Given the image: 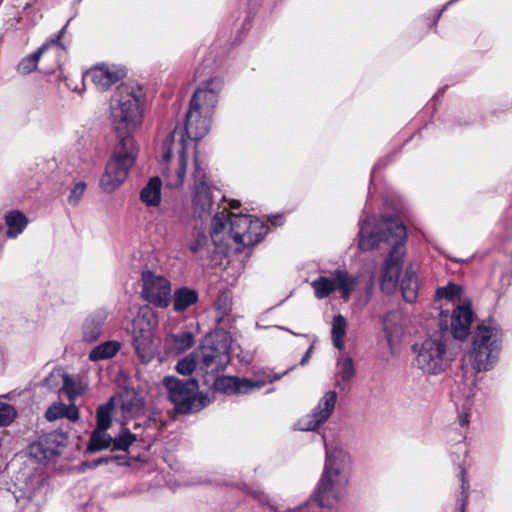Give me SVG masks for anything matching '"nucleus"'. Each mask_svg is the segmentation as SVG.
Here are the masks:
<instances>
[{"label": "nucleus", "instance_id": "09e8293b", "mask_svg": "<svg viewBox=\"0 0 512 512\" xmlns=\"http://www.w3.org/2000/svg\"><path fill=\"white\" fill-rule=\"evenodd\" d=\"M470 414L466 411H461L458 416L459 424L461 427L467 425L469 423Z\"/></svg>", "mask_w": 512, "mask_h": 512}, {"label": "nucleus", "instance_id": "a18cd8bd", "mask_svg": "<svg viewBox=\"0 0 512 512\" xmlns=\"http://www.w3.org/2000/svg\"><path fill=\"white\" fill-rule=\"evenodd\" d=\"M64 372L61 370L52 371L44 380V385L51 390H60V381L63 382Z\"/></svg>", "mask_w": 512, "mask_h": 512}, {"label": "nucleus", "instance_id": "de8ad7c7", "mask_svg": "<svg viewBox=\"0 0 512 512\" xmlns=\"http://www.w3.org/2000/svg\"><path fill=\"white\" fill-rule=\"evenodd\" d=\"M69 22L70 20H68L67 23L61 28V30L50 39V43L62 46L60 44V39L63 37Z\"/></svg>", "mask_w": 512, "mask_h": 512}, {"label": "nucleus", "instance_id": "5fc2aeb1", "mask_svg": "<svg viewBox=\"0 0 512 512\" xmlns=\"http://www.w3.org/2000/svg\"><path fill=\"white\" fill-rule=\"evenodd\" d=\"M280 329H283L285 331H288L290 332L291 334L295 335V336H304V334H300V333H295L293 331H291L290 329L286 328V327H279Z\"/></svg>", "mask_w": 512, "mask_h": 512}, {"label": "nucleus", "instance_id": "c85d7f7f", "mask_svg": "<svg viewBox=\"0 0 512 512\" xmlns=\"http://www.w3.org/2000/svg\"><path fill=\"white\" fill-rule=\"evenodd\" d=\"M120 350L118 341H106L95 346L89 353L88 359L93 362L106 360L114 357Z\"/></svg>", "mask_w": 512, "mask_h": 512}, {"label": "nucleus", "instance_id": "49530a36", "mask_svg": "<svg viewBox=\"0 0 512 512\" xmlns=\"http://www.w3.org/2000/svg\"><path fill=\"white\" fill-rule=\"evenodd\" d=\"M117 462L119 465L124 464V456L114 455V456H106L100 457L98 459H94L91 462L87 463L86 466L90 469H94L99 465L108 464L109 462Z\"/></svg>", "mask_w": 512, "mask_h": 512}, {"label": "nucleus", "instance_id": "c9c22d12", "mask_svg": "<svg viewBox=\"0 0 512 512\" xmlns=\"http://www.w3.org/2000/svg\"><path fill=\"white\" fill-rule=\"evenodd\" d=\"M231 213L227 212V207H224L222 211H216L214 217L212 218L210 235L214 242L217 241L218 236L224 232L227 225V218L229 219V215Z\"/></svg>", "mask_w": 512, "mask_h": 512}, {"label": "nucleus", "instance_id": "a878e982", "mask_svg": "<svg viewBox=\"0 0 512 512\" xmlns=\"http://www.w3.org/2000/svg\"><path fill=\"white\" fill-rule=\"evenodd\" d=\"M402 296L406 302L412 303L416 300L419 290V281L416 273L407 268L400 281Z\"/></svg>", "mask_w": 512, "mask_h": 512}, {"label": "nucleus", "instance_id": "412c9836", "mask_svg": "<svg viewBox=\"0 0 512 512\" xmlns=\"http://www.w3.org/2000/svg\"><path fill=\"white\" fill-rule=\"evenodd\" d=\"M468 454L467 444L463 440H459L451 451L452 460L459 467L458 477L461 482V492L459 496L460 510L465 511V507L468 499L469 481L467 479L466 471L464 468L465 459Z\"/></svg>", "mask_w": 512, "mask_h": 512}, {"label": "nucleus", "instance_id": "aec40b11", "mask_svg": "<svg viewBox=\"0 0 512 512\" xmlns=\"http://www.w3.org/2000/svg\"><path fill=\"white\" fill-rule=\"evenodd\" d=\"M473 319L474 312L470 302L457 305L451 315V333L453 337L458 340H465L470 333Z\"/></svg>", "mask_w": 512, "mask_h": 512}, {"label": "nucleus", "instance_id": "f8f14e48", "mask_svg": "<svg viewBox=\"0 0 512 512\" xmlns=\"http://www.w3.org/2000/svg\"><path fill=\"white\" fill-rule=\"evenodd\" d=\"M333 278L319 276L311 282L314 295L322 300L329 297L335 290H340L341 298L349 300L354 286L359 282V276L351 275L348 271L336 269L332 272Z\"/></svg>", "mask_w": 512, "mask_h": 512}, {"label": "nucleus", "instance_id": "4468645a", "mask_svg": "<svg viewBox=\"0 0 512 512\" xmlns=\"http://www.w3.org/2000/svg\"><path fill=\"white\" fill-rule=\"evenodd\" d=\"M405 254L404 243L400 242L391 247L381 271L380 286L384 293L391 294L396 290Z\"/></svg>", "mask_w": 512, "mask_h": 512}, {"label": "nucleus", "instance_id": "4c0bfd02", "mask_svg": "<svg viewBox=\"0 0 512 512\" xmlns=\"http://www.w3.org/2000/svg\"><path fill=\"white\" fill-rule=\"evenodd\" d=\"M170 339L173 347L179 352L189 349L194 344V335L190 331L173 334Z\"/></svg>", "mask_w": 512, "mask_h": 512}, {"label": "nucleus", "instance_id": "0eeeda50", "mask_svg": "<svg viewBox=\"0 0 512 512\" xmlns=\"http://www.w3.org/2000/svg\"><path fill=\"white\" fill-rule=\"evenodd\" d=\"M195 356L198 359V370L204 374V377L223 372L231 360L228 335L225 333L206 335L200 347L195 350Z\"/></svg>", "mask_w": 512, "mask_h": 512}, {"label": "nucleus", "instance_id": "6e6d98bb", "mask_svg": "<svg viewBox=\"0 0 512 512\" xmlns=\"http://www.w3.org/2000/svg\"><path fill=\"white\" fill-rule=\"evenodd\" d=\"M55 413H61V410H54V409H53V412H52V414H51V415H54Z\"/></svg>", "mask_w": 512, "mask_h": 512}, {"label": "nucleus", "instance_id": "72a5a7b5", "mask_svg": "<svg viewBox=\"0 0 512 512\" xmlns=\"http://www.w3.org/2000/svg\"><path fill=\"white\" fill-rule=\"evenodd\" d=\"M159 418L160 412L154 411L143 421V423H137L134 428L143 427L146 433V438L154 441L156 440L160 430Z\"/></svg>", "mask_w": 512, "mask_h": 512}, {"label": "nucleus", "instance_id": "423d86ee", "mask_svg": "<svg viewBox=\"0 0 512 512\" xmlns=\"http://www.w3.org/2000/svg\"><path fill=\"white\" fill-rule=\"evenodd\" d=\"M163 385L167 389L168 398L173 403L175 411L180 414L198 412L209 403L207 395L198 393V381L193 378L179 379L166 376Z\"/></svg>", "mask_w": 512, "mask_h": 512}, {"label": "nucleus", "instance_id": "f257e3e1", "mask_svg": "<svg viewBox=\"0 0 512 512\" xmlns=\"http://www.w3.org/2000/svg\"><path fill=\"white\" fill-rule=\"evenodd\" d=\"M142 97L139 86L122 84L112 99L111 121L118 142L100 179L101 188L107 193L116 190L127 179L136 161L138 147L132 131L142 120Z\"/></svg>", "mask_w": 512, "mask_h": 512}, {"label": "nucleus", "instance_id": "6e6552de", "mask_svg": "<svg viewBox=\"0 0 512 512\" xmlns=\"http://www.w3.org/2000/svg\"><path fill=\"white\" fill-rule=\"evenodd\" d=\"M415 353V365L425 374L438 375L444 372L452 361L443 336L436 333L421 343L412 346Z\"/></svg>", "mask_w": 512, "mask_h": 512}, {"label": "nucleus", "instance_id": "473e14b6", "mask_svg": "<svg viewBox=\"0 0 512 512\" xmlns=\"http://www.w3.org/2000/svg\"><path fill=\"white\" fill-rule=\"evenodd\" d=\"M347 322L343 315L337 314L332 320L331 337L333 345L337 349H342L343 338L346 335Z\"/></svg>", "mask_w": 512, "mask_h": 512}, {"label": "nucleus", "instance_id": "3c124183", "mask_svg": "<svg viewBox=\"0 0 512 512\" xmlns=\"http://www.w3.org/2000/svg\"><path fill=\"white\" fill-rule=\"evenodd\" d=\"M312 349H313V347L310 346L309 349L306 351V353L304 354V356L302 357V359L300 361L301 365H305L308 362V360L311 356Z\"/></svg>", "mask_w": 512, "mask_h": 512}, {"label": "nucleus", "instance_id": "5701e85b", "mask_svg": "<svg viewBox=\"0 0 512 512\" xmlns=\"http://www.w3.org/2000/svg\"><path fill=\"white\" fill-rule=\"evenodd\" d=\"M383 330L391 350L401 341L403 328L401 325V314L397 311L388 312L383 320Z\"/></svg>", "mask_w": 512, "mask_h": 512}, {"label": "nucleus", "instance_id": "8fccbe9b", "mask_svg": "<svg viewBox=\"0 0 512 512\" xmlns=\"http://www.w3.org/2000/svg\"><path fill=\"white\" fill-rule=\"evenodd\" d=\"M387 164H388V161L386 159H382L373 167V169L371 171V176H370V181L371 182L373 180L374 173L376 172V170L381 168V167H383V166H386Z\"/></svg>", "mask_w": 512, "mask_h": 512}, {"label": "nucleus", "instance_id": "9b49d317", "mask_svg": "<svg viewBox=\"0 0 512 512\" xmlns=\"http://www.w3.org/2000/svg\"><path fill=\"white\" fill-rule=\"evenodd\" d=\"M269 227L259 218L246 214H230L228 234L235 244L250 247L260 243Z\"/></svg>", "mask_w": 512, "mask_h": 512}, {"label": "nucleus", "instance_id": "1a4fd4ad", "mask_svg": "<svg viewBox=\"0 0 512 512\" xmlns=\"http://www.w3.org/2000/svg\"><path fill=\"white\" fill-rule=\"evenodd\" d=\"M359 225L358 247L362 251H371L376 248L380 242H386L392 247L397 243L401 242L405 244L406 242V227L398 217L385 219L382 223V228L378 232H374L370 229L368 219H361Z\"/></svg>", "mask_w": 512, "mask_h": 512}, {"label": "nucleus", "instance_id": "bf43d9fd", "mask_svg": "<svg viewBox=\"0 0 512 512\" xmlns=\"http://www.w3.org/2000/svg\"><path fill=\"white\" fill-rule=\"evenodd\" d=\"M456 1H457V0H452L450 3H452V2H456Z\"/></svg>", "mask_w": 512, "mask_h": 512}, {"label": "nucleus", "instance_id": "13d9d810", "mask_svg": "<svg viewBox=\"0 0 512 512\" xmlns=\"http://www.w3.org/2000/svg\"><path fill=\"white\" fill-rule=\"evenodd\" d=\"M441 13L437 15L436 21L440 18Z\"/></svg>", "mask_w": 512, "mask_h": 512}, {"label": "nucleus", "instance_id": "ddd939ff", "mask_svg": "<svg viewBox=\"0 0 512 512\" xmlns=\"http://www.w3.org/2000/svg\"><path fill=\"white\" fill-rule=\"evenodd\" d=\"M143 287L142 295L146 301L158 308H166L171 301V284L161 275L147 270L141 276Z\"/></svg>", "mask_w": 512, "mask_h": 512}, {"label": "nucleus", "instance_id": "9d476101", "mask_svg": "<svg viewBox=\"0 0 512 512\" xmlns=\"http://www.w3.org/2000/svg\"><path fill=\"white\" fill-rule=\"evenodd\" d=\"M208 376L213 380L214 390L225 394H247L281 378V375L272 373L270 370L257 371L252 378L219 376L218 374Z\"/></svg>", "mask_w": 512, "mask_h": 512}, {"label": "nucleus", "instance_id": "b1692460", "mask_svg": "<svg viewBox=\"0 0 512 512\" xmlns=\"http://www.w3.org/2000/svg\"><path fill=\"white\" fill-rule=\"evenodd\" d=\"M5 224L7 226L6 235L8 238H16L28 225V218L19 210H12L5 214Z\"/></svg>", "mask_w": 512, "mask_h": 512}, {"label": "nucleus", "instance_id": "c03bdc74", "mask_svg": "<svg viewBox=\"0 0 512 512\" xmlns=\"http://www.w3.org/2000/svg\"><path fill=\"white\" fill-rule=\"evenodd\" d=\"M86 188H87V185L84 181H79L78 183H76L72 187L70 194L68 196V199H67L69 205L76 207L80 203V201L85 193Z\"/></svg>", "mask_w": 512, "mask_h": 512}, {"label": "nucleus", "instance_id": "79ce46f5", "mask_svg": "<svg viewBox=\"0 0 512 512\" xmlns=\"http://www.w3.org/2000/svg\"><path fill=\"white\" fill-rule=\"evenodd\" d=\"M342 382H349L355 375V367L351 357H345L340 363V371L338 373Z\"/></svg>", "mask_w": 512, "mask_h": 512}, {"label": "nucleus", "instance_id": "4d7b16f0", "mask_svg": "<svg viewBox=\"0 0 512 512\" xmlns=\"http://www.w3.org/2000/svg\"><path fill=\"white\" fill-rule=\"evenodd\" d=\"M264 498H266V496H263V498H260V501L264 502Z\"/></svg>", "mask_w": 512, "mask_h": 512}, {"label": "nucleus", "instance_id": "f3484780", "mask_svg": "<svg viewBox=\"0 0 512 512\" xmlns=\"http://www.w3.org/2000/svg\"><path fill=\"white\" fill-rule=\"evenodd\" d=\"M65 440L64 435L57 431L45 433L29 446V454L37 462L51 460L61 454Z\"/></svg>", "mask_w": 512, "mask_h": 512}, {"label": "nucleus", "instance_id": "f03ea898", "mask_svg": "<svg viewBox=\"0 0 512 512\" xmlns=\"http://www.w3.org/2000/svg\"><path fill=\"white\" fill-rule=\"evenodd\" d=\"M213 114L206 113L197 106L189 105L186 113L184 127L176 125L169 132L162 143V160L168 162L172 156L173 145L177 142L178 146V164L174 169H168L166 185L170 188H179L183 185L188 165L187 143L188 141L197 142L201 140L210 130Z\"/></svg>", "mask_w": 512, "mask_h": 512}, {"label": "nucleus", "instance_id": "58836bf2", "mask_svg": "<svg viewBox=\"0 0 512 512\" xmlns=\"http://www.w3.org/2000/svg\"><path fill=\"white\" fill-rule=\"evenodd\" d=\"M136 434H133L127 428H123L119 436L113 438V450L127 451L136 441Z\"/></svg>", "mask_w": 512, "mask_h": 512}, {"label": "nucleus", "instance_id": "2f4dec72", "mask_svg": "<svg viewBox=\"0 0 512 512\" xmlns=\"http://www.w3.org/2000/svg\"><path fill=\"white\" fill-rule=\"evenodd\" d=\"M49 43L43 44L32 54L24 57L17 65V71L21 75H27L35 71L38 66L39 59L43 52L47 49Z\"/></svg>", "mask_w": 512, "mask_h": 512}, {"label": "nucleus", "instance_id": "393cba45", "mask_svg": "<svg viewBox=\"0 0 512 512\" xmlns=\"http://www.w3.org/2000/svg\"><path fill=\"white\" fill-rule=\"evenodd\" d=\"M162 182L159 177H152L140 191V200L147 206H158L161 201Z\"/></svg>", "mask_w": 512, "mask_h": 512}, {"label": "nucleus", "instance_id": "e433bc0d", "mask_svg": "<svg viewBox=\"0 0 512 512\" xmlns=\"http://www.w3.org/2000/svg\"><path fill=\"white\" fill-rule=\"evenodd\" d=\"M41 503L31 495L16 497V506L13 512H40Z\"/></svg>", "mask_w": 512, "mask_h": 512}, {"label": "nucleus", "instance_id": "7c9ffc66", "mask_svg": "<svg viewBox=\"0 0 512 512\" xmlns=\"http://www.w3.org/2000/svg\"><path fill=\"white\" fill-rule=\"evenodd\" d=\"M107 430H100L95 428L90 435L87 451L98 452L110 447L113 443V438L106 433Z\"/></svg>", "mask_w": 512, "mask_h": 512}, {"label": "nucleus", "instance_id": "7ed1b4c3", "mask_svg": "<svg viewBox=\"0 0 512 512\" xmlns=\"http://www.w3.org/2000/svg\"><path fill=\"white\" fill-rule=\"evenodd\" d=\"M326 459L321 478L311 498L291 512H323L343 498L350 477L351 457L342 448L330 449L325 443Z\"/></svg>", "mask_w": 512, "mask_h": 512}, {"label": "nucleus", "instance_id": "864d4df0", "mask_svg": "<svg viewBox=\"0 0 512 512\" xmlns=\"http://www.w3.org/2000/svg\"><path fill=\"white\" fill-rule=\"evenodd\" d=\"M239 206H240V202H239L238 200H233V201H231V203H230V208H232V209H236V208H238Z\"/></svg>", "mask_w": 512, "mask_h": 512}, {"label": "nucleus", "instance_id": "f704fd0d", "mask_svg": "<svg viewBox=\"0 0 512 512\" xmlns=\"http://www.w3.org/2000/svg\"><path fill=\"white\" fill-rule=\"evenodd\" d=\"M114 408L113 399L107 403L100 405L96 411V428L100 430H107L112 422V410Z\"/></svg>", "mask_w": 512, "mask_h": 512}, {"label": "nucleus", "instance_id": "6ab92c4d", "mask_svg": "<svg viewBox=\"0 0 512 512\" xmlns=\"http://www.w3.org/2000/svg\"><path fill=\"white\" fill-rule=\"evenodd\" d=\"M86 76L98 90L106 91L126 76V70L115 65H102L91 68Z\"/></svg>", "mask_w": 512, "mask_h": 512}, {"label": "nucleus", "instance_id": "a19ab883", "mask_svg": "<svg viewBox=\"0 0 512 512\" xmlns=\"http://www.w3.org/2000/svg\"><path fill=\"white\" fill-rule=\"evenodd\" d=\"M196 369H198V359L195 356V351H193L190 355L180 359L176 364L177 372L184 376L192 374V372Z\"/></svg>", "mask_w": 512, "mask_h": 512}, {"label": "nucleus", "instance_id": "37998d69", "mask_svg": "<svg viewBox=\"0 0 512 512\" xmlns=\"http://www.w3.org/2000/svg\"><path fill=\"white\" fill-rule=\"evenodd\" d=\"M16 417L15 408L5 402L0 401V426L10 425Z\"/></svg>", "mask_w": 512, "mask_h": 512}, {"label": "nucleus", "instance_id": "a211bd4d", "mask_svg": "<svg viewBox=\"0 0 512 512\" xmlns=\"http://www.w3.org/2000/svg\"><path fill=\"white\" fill-rule=\"evenodd\" d=\"M132 345L138 358L149 362L154 356L153 333L148 324L135 321L132 329Z\"/></svg>", "mask_w": 512, "mask_h": 512}, {"label": "nucleus", "instance_id": "39448f33", "mask_svg": "<svg viewBox=\"0 0 512 512\" xmlns=\"http://www.w3.org/2000/svg\"><path fill=\"white\" fill-rule=\"evenodd\" d=\"M192 180V209L195 216L201 220L207 219L212 212L220 208L218 201L224 200L225 196L221 191L209 183L206 175V167L199 160L198 156H194Z\"/></svg>", "mask_w": 512, "mask_h": 512}, {"label": "nucleus", "instance_id": "bb28decb", "mask_svg": "<svg viewBox=\"0 0 512 512\" xmlns=\"http://www.w3.org/2000/svg\"><path fill=\"white\" fill-rule=\"evenodd\" d=\"M60 390L65 393L70 402H75V399L85 392L86 385L77 376L64 372Z\"/></svg>", "mask_w": 512, "mask_h": 512}, {"label": "nucleus", "instance_id": "c756f323", "mask_svg": "<svg viewBox=\"0 0 512 512\" xmlns=\"http://www.w3.org/2000/svg\"><path fill=\"white\" fill-rule=\"evenodd\" d=\"M46 415L49 420L56 418H67L70 421L75 422L79 419V411L74 402H71L70 405L55 404L48 409Z\"/></svg>", "mask_w": 512, "mask_h": 512}, {"label": "nucleus", "instance_id": "603ef678", "mask_svg": "<svg viewBox=\"0 0 512 512\" xmlns=\"http://www.w3.org/2000/svg\"><path fill=\"white\" fill-rule=\"evenodd\" d=\"M271 223L273 225H281L282 224V216L281 215H276V216H273L271 219H270Z\"/></svg>", "mask_w": 512, "mask_h": 512}, {"label": "nucleus", "instance_id": "2eb2a0df", "mask_svg": "<svg viewBox=\"0 0 512 512\" xmlns=\"http://www.w3.org/2000/svg\"><path fill=\"white\" fill-rule=\"evenodd\" d=\"M223 87L224 80L218 76L202 81L193 93L190 104L214 114Z\"/></svg>", "mask_w": 512, "mask_h": 512}, {"label": "nucleus", "instance_id": "cd10ccee", "mask_svg": "<svg viewBox=\"0 0 512 512\" xmlns=\"http://www.w3.org/2000/svg\"><path fill=\"white\" fill-rule=\"evenodd\" d=\"M198 300V293L194 289L182 287L174 292L173 309L176 312L185 311Z\"/></svg>", "mask_w": 512, "mask_h": 512}, {"label": "nucleus", "instance_id": "20e7f679", "mask_svg": "<svg viewBox=\"0 0 512 512\" xmlns=\"http://www.w3.org/2000/svg\"><path fill=\"white\" fill-rule=\"evenodd\" d=\"M501 349L502 330L497 322L490 318L475 328L467 356L477 372L489 371L497 363Z\"/></svg>", "mask_w": 512, "mask_h": 512}, {"label": "nucleus", "instance_id": "4be33fe9", "mask_svg": "<svg viewBox=\"0 0 512 512\" xmlns=\"http://www.w3.org/2000/svg\"><path fill=\"white\" fill-rule=\"evenodd\" d=\"M105 319L106 315L103 312H96L86 317L81 327L82 341L96 342L102 334Z\"/></svg>", "mask_w": 512, "mask_h": 512}, {"label": "nucleus", "instance_id": "ea45409f", "mask_svg": "<svg viewBox=\"0 0 512 512\" xmlns=\"http://www.w3.org/2000/svg\"><path fill=\"white\" fill-rule=\"evenodd\" d=\"M461 293V286L449 282L446 286L437 288L435 296L437 299L455 300L460 298Z\"/></svg>", "mask_w": 512, "mask_h": 512}, {"label": "nucleus", "instance_id": "dca6fc26", "mask_svg": "<svg viewBox=\"0 0 512 512\" xmlns=\"http://www.w3.org/2000/svg\"><path fill=\"white\" fill-rule=\"evenodd\" d=\"M337 402L335 391L326 392L319 400L312 412L298 422L301 431H315L322 426L332 415Z\"/></svg>", "mask_w": 512, "mask_h": 512}]
</instances>
